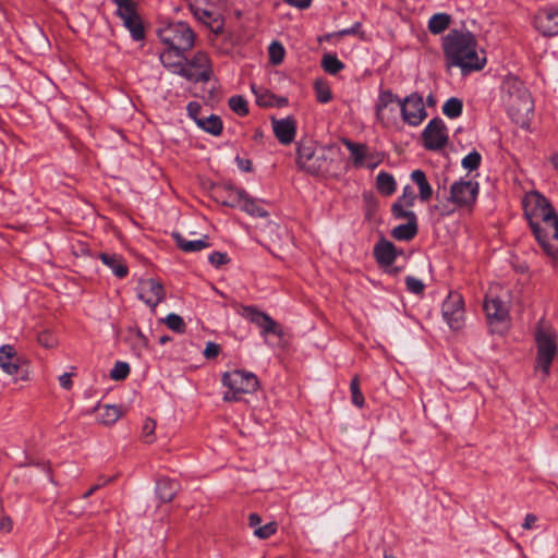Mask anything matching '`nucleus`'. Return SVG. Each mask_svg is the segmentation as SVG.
I'll use <instances>...</instances> for the list:
<instances>
[{"mask_svg": "<svg viewBox=\"0 0 558 558\" xmlns=\"http://www.w3.org/2000/svg\"><path fill=\"white\" fill-rule=\"evenodd\" d=\"M366 160H367L366 166H367L369 169H374V168H376V167L380 163V161H381V160H380L377 156H375L374 154H368V156H367Z\"/></svg>", "mask_w": 558, "mask_h": 558, "instance_id": "58", "label": "nucleus"}, {"mask_svg": "<svg viewBox=\"0 0 558 558\" xmlns=\"http://www.w3.org/2000/svg\"><path fill=\"white\" fill-rule=\"evenodd\" d=\"M244 316L253 324L262 329V335L266 336L269 333L281 336L282 329L280 325L275 322L268 314L258 311L253 306L244 307Z\"/></svg>", "mask_w": 558, "mask_h": 558, "instance_id": "18", "label": "nucleus"}, {"mask_svg": "<svg viewBox=\"0 0 558 558\" xmlns=\"http://www.w3.org/2000/svg\"><path fill=\"white\" fill-rule=\"evenodd\" d=\"M314 89L318 102L327 104L332 99L330 86L326 81L316 80L314 83Z\"/></svg>", "mask_w": 558, "mask_h": 558, "instance_id": "37", "label": "nucleus"}, {"mask_svg": "<svg viewBox=\"0 0 558 558\" xmlns=\"http://www.w3.org/2000/svg\"><path fill=\"white\" fill-rule=\"evenodd\" d=\"M410 207L405 206V204H401L396 202L392 205L391 211L395 218L397 219H407L408 221H417L416 215L414 211L409 209Z\"/></svg>", "mask_w": 558, "mask_h": 558, "instance_id": "38", "label": "nucleus"}, {"mask_svg": "<svg viewBox=\"0 0 558 558\" xmlns=\"http://www.w3.org/2000/svg\"><path fill=\"white\" fill-rule=\"evenodd\" d=\"M278 530V524L275 521L268 522L265 525L256 527L253 533L259 539H267L272 536Z\"/></svg>", "mask_w": 558, "mask_h": 558, "instance_id": "44", "label": "nucleus"}, {"mask_svg": "<svg viewBox=\"0 0 558 558\" xmlns=\"http://www.w3.org/2000/svg\"><path fill=\"white\" fill-rule=\"evenodd\" d=\"M537 521L536 515L529 513L525 515L524 522L522 524V527L525 530H531L534 527L535 523Z\"/></svg>", "mask_w": 558, "mask_h": 558, "instance_id": "55", "label": "nucleus"}, {"mask_svg": "<svg viewBox=\"0 0 558 558\" xmlns=\"http://www.w3.org/2000/svg\"><path fill=\"white\" fill-rule=\"evenodd\" d=\"M537 349L536 368L545 380L550 374V366L558 352L556 330L545 320H539L534 330Z\"/></svg>", "mask_w": 558, "mask_h": 558, "instance_id": "5", "label": "nucleus"}, {"mask_svg": "<svg viewBox=\"0 0 558 558\" xmlns=\"http://www.w3.org/2000/svg\"><path fill=\"white\" fill-rule=\"evenodd\" d=\"M338 149L333 146L318 147L311 138H303L296 147V166L311 175H325L331 172Z\"/></svg>", "mask_w": 558, "mask_h": 558, "instance_id": "4", "label": "nucleus"}, {"mask_svg": "<svg viewBox=\"0 0 558 558\" xmlns=\"http://www.w3.org/2000/svg\"><path fill=\"white\" fill-rule=\"evenodd\" d=\"M411 180L418 187V194L422 202H427L433 195V189L427 181L426 174L423 170L416 169L411 173Z\"/></svg>", "mask_w": 558, "mask_h": 558, "instance_id": "28", "label": "nucleus"}, {"mask_svg": "<svg viewBox=\"0 0 558 558\" xmlns=\"http://www.w3.org/2000/svg\"><path fill=\"white\" fill-rule=\"evenodd\" d=\"M20 359L12 345L5 344L0 348V367L9 375H14L19 369Z\"/></svg>", "mask_w": 558, "mask_h": 558, "instance_id": "24", "label": "nucleus"}, {"mask_svg": "<svg viewBox=\"0 0 558 558\" xmlns=\"http://www.w3.org/2000/svg\"><path fill=\"white\" fill-rule=\"evenodd\" d=\"M322 66L325 72L336 75L343 70L344 64L338 59L336 54L327 53L322 59Z\"/></svg>", "mask_w": 558, "mask_h": 558, "instance_id": "35", "label": "nucleus"}, {"mask_svg": "<svg viewBox=\"0 0 558 558\" xmlns=\"http://www.w3.org/2000/svg\"><path fill=\"white\" fill-rule=\"evenodd\" d=\"M137 336H138L140 340H141L144 344H146V343H147V339L143 336V333H142L141 331H138V332H137Z\"/></svg>", "mask_w": 558, "mask_h": 558, "instance_id": "64", "label": "nucleus"}, {"mask_svg": "<svg viewBox=\"0 0 558 558\" xmlns=\"http://www.w3.org/2000/svg\"><path fill=\"white\" fill-rule=\"evenodd\" d=\"M397 248L395 244L385 239L377 242L374 246V256L381 266H390L397 258Z\"/></svg>", "mask_w": 558, "mask_h": 558, "instance_id": "22", "label": "nucleus"}, {"mask_svg": "<svg viewBox=\"0 0 558 558\" xmlns=\"http://www.w3.org/2000/svg\"><path fill=\"white\" fill-rule=\"evenodd\" d=\"M158 37L166 47L191 50L195 44V33L185 22H171L158 29Z\"/></svg>", "mask_w": 558, "mask_h": 558, "instance_id": "7", "label": "nucleus"}, {"mask_svg": "<svg viewBox=\"0 0 558 558\" xmlns=\"http://www.w3.org/2000/svg\"><path fill=\"white\" fill-rule=\"evenodd\" d=\"M376 186L380 194L389 196L396 192V180L390 173L381 171L377 174Z\"/></svg>", "mask_w": 558, "mask_h": 558, "instance_id": "33", "label": "nucleus"}, {"mask_svg": "<svg viewBox=\"0 0 558 558\" xmlns=\"http://www.w3.org/2000/svg\"><path fill=\"white\" fill-rule=\"evenodd\" d=\"M447 66L459 68L462 74L482 70L486 64L484 51H478L477 40L471 32L450 31L444 38Z\"/></svg>", "mask_w": 558, "mask_h": 558, "instance_id": "2", "label": "nucleus"}, {"mask_svg": "<svg viewBox=\"0 0 558 558\" xmlns=\"http://www.w3.org/2000/svg\"><path fill=\"white\" fill-rule=\"evenodd\" d=\"M415 194L410 186L403 189L402 195L397 199L401 204H405L408 207H412L415 201Z\"/></svg>", "mask_w": 558, "mask_h": 558, "instance_id": "50", "label": "nucleus"}, {"mask_svg": "<svg viewBox=\"0 0 558 558\" xmlns=\"http://www.w3.org/2000/svg\"><path fill=\"white\" fill-rule=\"evenodd\" d=\"M535 28L546 37L558 35V7L542 8L534 16Z\"/></svg>", "mask_w": 558, "mask_h": 558, "instance_id": "16", "label": "nucleus"}, {"mask_svg": "<svg viewBox=\"0 0 558 558\" xmlns=\"http://www.w3.org/2000/svg\"><path fill=\"white\" fill-rule=\"evenodd\" d=\"M221 383L228 388L223 393V401L226 402L239 401L243 395L254 393L259 387L256 375L243 369L226 372L222 375Z\"/></svg>", "mask_w": 558, "mask_h": 558, "instance_id": "6", "label": "nucleus"}, {"mask_svg": "<svg viewBox=\"0 0 558 558\" xmlns=\"http://www.w3.org/2000/svg\"><path fill=\"white\" fill-rule=\"evenodd\" d=\"M401 98L393 94L390 89H379L377 100L375 102L376 121L384 128H391L397 124L395 109L389 108L390 105L397 102L399 105Z\"/></svg>", "mask_w": 558, "mask_h": 558, "instance_id": "11", "label": "nucleus"}, {"mask_svg": "<svg viewBox=\"0 0 558 558\" xmlns=\"http://www.w3.org/2000/svg\"><path fill=\"white\" fill-rule=\"evenodd\" d=\"M186 74L183 77L193 82H208L211 76V64L208 54L197 51L193 58L186 59Z\"/></svg>", "mask_w": 558, "mask_h": 558, "instance_id": "13", "label": "nucleus"}, {"mask_svg": "<svg viewBox=\"0 0 558 558\" xmlns=\"http://www.w3.org/2000/svg\"><path fill=\"white\" fill-rule=\"evenodd\" d=\"M450 16L446 13H436L428 21V29L432 34H440L448 28Z\"/></svg>", "mask_w": 558, "mask_h": 558, "instance_id": "34", "label": "nucleus"}, {"mask_svg": "<svg viewBox=\"0 0 558 558\" xmlns=\"http://www.w3.org/2000/svg\"><path fill=\"white\" fill-rule=\"evenodd\" d=\"M478 192V182L462 178L450 185L447 201L454 208L471 209L476 203Z\"/></svg>", "mask_w": 558, "mask_h": 558, "instance_id": "8", "label": "nucleus"}, {"mask_svg": "<svg viewBox=\"0 0 558 558\" xmlns=\"http://www.w3.org/2000/svg\"><path fill=\"white\" fill-rule=\"evenodd\" d=\"M208 260L211 265L219 267V266L227 264L229 262V258H228L227 254H225V253L213 252L208 256Z\"/></svg>", "mask_w": 558, "mask_h": 558, "instance_id": "51", "label": "nucleus"}, {"mask_svg": "<svg viewBox=\"0 0 558 558\" xmlns=\"http://www.w3.org/2000/svg\"><path fill=\"white\" fill-rule=\"evenodd\" d=\"M119 17L122 20L123 26L130 32L134 40L140 41L145 38L144 25L136 10L128 14H122Z\"/></svg>", "mask_w": 558, "mask_h": 558, "instance_id": "23", "label": "nucleus"}, {"mask_svg": "<svg viewBox=\"0 0 558 558\" xmlns=\"http://www.w3.org/2000/svg\"><path fill=\"white\" fill-rule=\"evenodd\" d=\"M187 51L189 50H178L171 47H166L165 50L160 52L159 59L162 65L170 72L183 77L184 75H187L185 56Z\"/></svg>", "mask_w": 558, "mask_h": 558, "instance_id": "19", "label": "nucleus"}, {"mask_svg": "<svg viewBox=\"0 0 558 558\" xmlns=\"http://www.w3.org/2000/svg\"><path fill=\"white\" fill-rule=\"evenodd\" d=\"M197 126L214 136L222 132V121L217 114H209L197 120Z\"/></svg>", "mask_w": 558, "mask_h": 558, "instance_id": "31", "label": "nucleus"}, {"mask_svg": "<svg viewBox=\"0 0 558 558\" xmlns=\"http://www.w3.org/2000/svg\"><path fill=\"white\" fill-rule=\"evenodd\" d=\"M422 138L424 147L428 150H438L446 146L448 142L447 128L440 118L432 119L425 126Z\"/></svg>", "mask_w": 558, "mask_h": 558, "instance_id": "12", "label": "nucleus"}, {"mask_svg": "<svg viewBox=\"0 0 558 558\" xmlns=\"http://www.w3.org/2000/svg\"><path fill=\"white\" fill-rule=\"evenodd\" d=\"M482 161V156L478 151L472 150L465 157H463L461 165L468 171H474L478 169Z\"/></svg>", "mask_w": 558, "mask_h": 558, "instance_id": "42", "label": "nucleus"}, {"mask_svg": "<svg viewBox=\"0 0 558 558\" xmlns=\"http://www.w3.org/2000/svg\"><path fill=\"white\" fill-rule=\"evenodd\" d=\"M260 523H262V518L257 513H251L248 515V525L253 530H255L256 527H259Z\"/></svg>", "mask_w": 558, "mask_h": 558, "instance_id": "57", "label": "nucleus"}, {"mask_svg": "<svg viewBox=\"0 0 558 558\" xmlns=\"http://www.w3.org/2000/svg\"><path fill=\"white\" fill-rule=\"evenodd\" d=\"M230 109L236 114L244 117L248 113L247 101L240 95L232 96L229 99Z\"/></svg>", "mask_w": 558, "mask_h": 558, "instance_id": "41", "label": "nucleus"}, {"mask_svg": "<svg viewBox=\"0 0 558 558\" xmlns=\"http://www.w3.org/2000/svg\"><path fill=\"white\" fill-rule=\"evenodd\" d=\"M342 143L350 151L354 167H363L368 156L367 146L362 143H354L348 138H343Z\"/></svg>", "mask_w": 558, "mask_h": 558, "instance_id": "26", "label": "nucleus"}, {"mask_svg": "<svg viewBox=\"0 0 558 558\" xmlns=\"http://www.w3.org/2000/svg\"><path fill=\"white\" fill-rule=\"evenodd\" d=\"M219 352H220V348L218 344H216L214 342H208L204 350V355L207 359H213V357H216L219 354Z\"/></svg>", "mask_w": 558, "mask_h": 558, "instance_id": "53", "label": "nucleus"}, {"mask_svg": "<svg viewBox=\"0 0 558 558\" xmlns=\"http://www.w3.org/2000/svg\"><path fill=\"white\" fill-rule=\"evenodd\" d=\"M155 428H156V423H155L154 420L146 418L144 421V424H143V427H142V433H143V437H144L145 442L150 444V442L154 441Z\"/></svg>", "mask_w": 558, "mask_h": 558, "instance_id": "47", "label": "nucleus"}, {"mask_svg": "<svg viewBox=\"0 0 558 558\" xmlns=\"http://www.w3.org/2000/svg\"><path fill=\"white\" fill-rule=\"evenodd\" d=\"M401 118L410 126H418L427 118L422 95L411 93L399 101Z\"/></svg>", "mask_w": 558, "mask_h": 558, "instance_id": "9", "label": "nucleus"}, {"mask_svg": "<svg viewBox=\"0 0 558 558\" xmlns=\"http://www.w3.org/2000/svg\"><path fill=\"white\" fill-rule=\"evenodd\" d=\"M122 416V410L118 405L106 404L99 408L98 418L104 425H112Z\"/></svg>", "mask_w": 558, "mask_h": 558, "instance_id": "32", "label": "nucleus"}, {"mask_svg": "<svg viewBox=\"0 0 558 558\" xmlns=\"http://www.w3.org/2000/svg\"><path fill=\"white\" fill-rule=\"evenodd\" d=\"M177 245L186 253L199 252L209 246L207 238L198 240H186L181 234H174Z\"/></svg>", "mask_w": 558, "mask_h": 558, "instance_id": "29", "label": "nucleus"}, {"mask_svg": "<svg viewBox=\"0 0 558 558\" xmlns=\"http://www.w3.org/2000/svg\"><path fill=\"white\" fill-rule=\"evenodd\" d=\"M350 390L352 395V403L357 408H362L364 405L365 400L360 389V381L356 376L350 383Z\"/></svg>", "mask_w": 558, "mask_h": 558, "instance_id": "45", "label": "nucleus"}, {"mask_svg": "<svg viewBox=\"0 0 558 558\" xmlns=\"http://www.w3.org/2000/svg\"><path fill=\"white\" fill-rule=\"evenodd\" d=\"M405 286L409 292L417 295L422 294L425 289L423 281L412 276L405 278Z\"/></svg>", "mask_w": 558, "mask_h": 558, "instance_id": "46", "label": "nucleus"}, {"mask_svg": "<svg viewBox=\"0 0 558 558\" xmlns=\"http://www.w3.org/2000/svg\"><path fill=\"white\" fill-rule=\"evenodd\" d=\"M240 168L246 172L251 171V161L250 160H240Z\"/></svg>", "mask_w": 558, "mask_h": 558, "instance_id": "61", "label": "nucleus"}, {"mask_svg": "<svg viewBox=\"0 0 558 558\" xmlns=\"http://www.w3.org/2000/svg\"><path fill=\"white\" fill-rule=\"evenodd\" d=\"M269 61L274 65H278L283 61L286 51L279 41H272L268 48Z\"/></svg>", "mask_w": 558, "mask_h": 558, "instance_id": "40", "label": "nucleus"}, {"mask_svg": "<svg viewBox=\"0 0 558 558\" xmlns=\"http://www.w3.org/2000/svg\"><path fill=\"white\" fill-rule=\"evenodd\" d=\"M130 374V366L125 362L118 361L114 363L112 369L110 371V377L113 380H123Z\"/></svg>", "mask_w": 558, "mask_h": 558, "instance_id": "43", "label": "nucleus"}, {"mask_svg": "<svg viewBox=\"0 0 558 558\" xmlns=\"http://www.w3.org/2000/svg\"><path fill=\"white\" fill-rule=\"evenodd\" d=\"M117 5V14L118 16L122 14H128L136 10L135 3L132 0H112Z\"/></svg>", "mask_w": 558, "mask_h": 558, "instance_id": "48", "label": "nucleus"}, {"mask_svg": "<svg viewBox=\"0 0 558 558\" xmlns=\"http://www.w3.org/2000/svg\"><path fill=\"white\" fill-rule=\"evenodd\" d=\"M272 132L282 145H290L294 142L296 135V121L293 117L271 120Z\"/></svg>", "mask_w": 558, "mask_h": 558, "instance_id": "21", "label": "nucleus"}, {"mask_svg": "<svg viewBox=\"0 0 558 558\" xmlns=\"http://www.w3.org/2000/svg\"><path fill=\"white\" fill-rule=\"evenodd\" d=\"M163 322L167 325V327L172 331H175L178 333L185 332L186 324L180 315L171 313L163 319Z\"/></svg>", "mask_w": 558, "mask_h": 558, "instance_id": "39", "label": "nucleus"}, {"mask_svg": "<svg viewBox=\"0 0 558 558\" xmlns=\"http://www.w3.org/2000/svg\"><path fill=\"white\" fill-rule=\"evenodd\" d=\"M501 99L511 120L521 128H529L534 114V102L523 82L507 76L501 86Z\"/></svg>", "mask_w": 558, "mask_h": 558, "instance_id": "3", "label": "nucleus"}, {"mask_svg": "<svg viewBox=\"0 0 558 558\" xmlns=\"http://www.w3.org/2000/svg\"><path fill=\"white\" fill-rule=\"evenodd\" d=\"M354 33H355L354 28L342 29L340 32L341 35H352Z\"/></svg>", "mask_w": 558, "mask_h": 558, "instance_id": "62", "label": "nucleus"}, {"mask_svg": "<svg viewBox=\"0 0 558 558\" xmlns=\"http://www.w3.org/2000/svg\"><path fill=\"white\" fill-rule=\"evenodd\" d=\"M193 15L211 32L219 34L223 28V21L220 13L209 4L195 1L190 4Z\"/></svg>", "mask_w": 558, "mask_h": 558, "instance_id": "15", "label": "nucleus"}, {"mask_svg": "<svg viewBox=\"0 0 558 558\" xmlns=\"http://www.w3.org/2000/svg\"><path fill=\"white\" fill-rule=\"evenodd\" d=\"M284 2L300 10H304L311 5L312 0H284Z\"/></svg>", "mask_w": 558, "mask_h": 558, "instance_id": "54", "label": "nucleus"}, {"mask_svg": "<svg viewBox=\"0 0 558 558\" xmlns=\"http://www.w3.org/2000/svg\"><path fill=\"white\" fill-rule=\"evenodd\" d=\"M270 96H264V95H258L256 94V101L259 106L262 107H269L272 105L271 100H270Z\"/></svg>", "mask_w": 558, "mask_h": 558, "instance_id": "59", "label": "nucleus"}, {"mask_svg": "<svg viewBox=\"0 0 558 558\" xmlns=\"http://www.w3.org/2000/svg\"><path fill=\"white\" fill-rule=\"evenodd\" d=\"M179 490L177 481L169 478H160L156 485V493L162 502H170Z\"/></svg>", "mask_w": 558, "mask_h": 558, "instance_id": "27", "label": "nucleus"}, {"mask_svg": "<svg viewBox=\"0 0 558 558\" xmlns=\"http://www.w3.org/2000/svg\"><path fill=\"white\" fill-rule=\"evenodd\" d=\"M187 116L194 120L197 124V120H201L204 116H202V106L197 101H190L186 106Z\"/></svg>", "mask_w": 558, "mask_h": 558, "instance_id": "49", "label": "nucleus"}, {"mask_svg": "<svg viewBox=\"0 0 558 558\" xmlns=\"http://www.w3.org/2000/svg\"><path fill=\"white\" fill-rule=\"evenodd\" d=\"M59 383H60V386L64 389H70L72 387V379H71V375L68 374V373H64L62 374L60 377H59Z\"/></svg>", "mask_w": 558, "mask_h": 558, "instance_id": "56", "label": "nucleus"}, {"mask_svg": "<svg viewBox=\"0 0 558 558\" xmlns=\"http://www.w3.org/2000/svg\"><path fill=\"white\" fill-rule=\"evenodd\" d=\"M99 259L109 267L118 278H124L129 274V268L119 254L100 253Z\"/></svg>", "mask_w": 558, "mask_h": 558, "instance_id": "25", "label": "nucleus"}, {"mask_svg": "<svg viewBox=\"0 0 558 558\" xmlns=\"http://www.w3.org/2000/svg\"><path fill=\"white\" fill-rule=\"evenodd\" d=\"M229 206L239 204L245 213L253 217H267V210L255 199H253L244 190L236 189L232 191V201L227 203Z\"/></svg>", "mask_w": 558, "mask_h": 558, "instance_id": "20", "label": "nucleus"}, {"mask_svg": "<svg viewBox=\"0 0 558 558\" xmlns=\"http://www.w3.org/2000/svg\"><path fill=\"white\" fill-rule=\"evenodd\" d=\"M522 207L538 245L558 260V214L549 199L538 191H530L522 198Z\"/></svg>", "mask_w": 558, "mask_h": 558, "instance_id": "1", "label": "nucleus"}, {"mask_svg": "<svg viewBox=\"0 0 558 558\" xmlns=\"http://www.w3.org/2000/svg\"><path fill=\"white\" fill-rule=\"evenodd\" d=\"M441 312L451 329L458 330L464 320L463 299L459 293H450L444 301Z\"/></svg>", "mask_w": 558, "mask_h": 558, "instance_id": "14", "label": "nucleus"}, {"mask_svg": "<svg viewBox=\"0 0 558 558\" xmlns=\"http://www.w3.org/2000/svg\"><path fill=\"white\" fill-rule=\"evenodd\" d=\"M38 342L40 345L45 348H53L56 344V340L48 332H43L38 336Z\"/></svg>", "mask_w": 558, "mask_h": 558, "instance_id": "52", "label": "nucleus"}, {"mask_svg": "<svg viewBox=\"0 0 558 558\" xmlns=\"http://www.w3.org/2000/svg\"><path fill=\"white\" fill-rule=\"evenodd\" d=\"M170 339H171V338H170V337H168V336H162V337H160V339H159V343L165 344V343H167L168 341H170Z\"/></svg>", "mask_w": 558, "mask_h": 558, "instance_id": "63", "label": "nucleus"}, {"mask_svg": "<svg viewBox=\"0 0 558 558\" xmlns=\"http://www.w3.org/2000/svg\"><path fill=\"white\" fill-rule=\"evenodd\" d=\"M100 487H101V484L93 485L86 493L83 494V498L87 499L89 496H92Z\"/></svg>", "mask_w": 558, "mask_h": 558, "instance_id": "60", "label": "nucleus"}, {"mask_svg": "<svg viewBox=\"0 0 558 558\" xmlns=\"http://www.w3.org/2000/svg\"><path fill=\"white\" fill-rule=\"evenodd\" d=\"M417 234V221H408L407 223L395 227L391 235L398 241H410Z\"/></svg>", "mask_w": 558, "mask_h": 558, "instance_id": "30", "label": "nucleus"}, {"mask_svg": "<svg viewBox=\"0 0 558 558\" xmlns=\"http://www.w3.org/2000/svg\"><path fill=\"white\" fill-rule=\"evenodd\" d=\"M483 307L487 322L494 330L500 331L499 327L507 326L509 320V307L498 295H494L492 291L488 292L485 296Z\"/></svg>", "mask_w": 558, "mask_h": 558, "instance_id": "10", "label": "nucleus"}, {"mask_svg": "<svg viewBox=\"0 0 558 558\" xmlns=\"http://www.w3.org/2000/svg\"><path fill=\"white\" fill-rule=\"evenodd\" d=\"M137 296L149 307L155 308L165 298L162 284L153 279H142L137 286Z\"/></svg>", "mask_w": 558, "mask_h": 558, "instance_id": "17", "label": "nucleus"}, {"mask_svg": "<svg viewBox=\"0 0 558 558\" xmlns=\"http://www.w3.org/2000/svg\"><path fill=\"white\" fill-rule=\"evenodd\" d=\"M462 109V100L457 97H451L444 104L442 113L450 119H456L461 116Z\"/></svg>", "mask_w": 558, "mask_h": 558, "instance_id": "36", "label": "nucleus"}]
</instances>
